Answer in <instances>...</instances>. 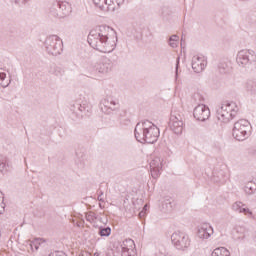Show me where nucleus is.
<instances>
[{
    "label": "nucleus",
    "mask_w": 256,
    "mask_h": 256,
    "mask_svg": "<svg viewBox=\"0 0 256 256\" xmlns=\"http://www.w3.org/2000/svg\"><path fill=\"white\" fill-rule=\"evenodd\" d=\"M159 135H161L159 128L149 120L138 122L134 129V136L138 143L153 145L157 143Z\"/></svg>",
    "instance_id": "1"
},
{
    "label": "nucleus",
    "mask_w": 256,
    "mask_h": 256,
    "mask_svg": "<svg viewBox=\"0 0 256 256\" xmlns=\"http://www.w3.org/2000/svg\"><path fill=\"white\" fill-rule=\"evenodd\" d=\"M87 42L92 49H96V51H100V53H111L115 51V47H117V43L114 42L111 44L109 37L101 33H89Z\"/></svg>",
    "instance_id": "2"
},
{
    "label": "nucleus",
    "mask_w": 256,
    "mask_h": 256,
    "mask_svg": "<svg viewBox=\"0 0 256 256\" xmlns=\"http://www.w3.org/2000/svg\"><path fill=\"white\" fill-rule=\"evenodd\" d=\"M49 14L56 19H65L71 15V4L67 1L54 0L51 4Z\"/></svg>",
    "instance_id": "3"
},
{
    "label": "nucleus",
    "mask_w": 256,
    "mask_h": 256,
    "mask_svg": "<svg viewBox=\"0 0 256 256\" xmlns=\"http://www.w3.org/2000/svg\"><path fill=\"white\" fill-rule=\"evenodd\" d=\"M250 133L251 123H249V120L240 119L234 123L232 135L236 141H245V139H249Z\"/></svg>",
    "instance_id": "4"
},
{
    "label": "nucleus",
    "mask_w": 256,
    "mask_h": 256,
    "mask_svg": "<svg viewBox=\"0 0 256 256\" xmlns=\"http://www.w3.org/2000/svg\"><path fill=\"white\" fill-rule=\"evenodd\" d=\"M236 62L239 67L244 69H253L256 65V53L253 50H240L236 56Z\"/></svg>",
    "instance_id": "5"
},
{
    "label": "nucleus",
    "mask_w": 256,
    "mask_h": 256,
    "mask_svg": "<svg viewBox=\"0 0 256 256\" xmlns=\"http://www.w3.org/2000/svg\"><path fill=\"white\" fill-rule=\"evenodd\" d=\"M45 47L49 55L57 57L63 52V40L59 36L52 34L46 38Z\"/></svg>",
    "instance_id": "6"
},
{
    "label": "nucleus",
    "mask_w": 256,
    "mask_h": 256,
    "mask_svg": "<svg viewBox=\"0 0 256 256\" xmlns=\"http://www.w3.org/2000/svg\"><path fill=\"white\" fill-rule=\"evenodd\" d=\"M171 241L176 249L183 250L187 249L191 245L189 236L183 232H174L171 235Z\"/></svg>",
    "instance_id": "7"
},
{
    "label": "nucleus",
    "mask_w": 256,
    "mask_h": 256,
    "mask_svg": "<svg viewBox=\"0 0 256 256\" xmlns=\"http://www.w3.org/2000/svg\"><path fill=\"white\" fill-rule=\"evenodd\" d=\"M168 125L171 131L175 133V135H181V133H183V127L185 125L183 123V116H181L179 112H172Z\"/></svg>",
    "instance_id": "8"
},
{
    "label": "nucleus",
    "mask_w": 256,
    "mask_h": 256,
    "mask_svg": "<svg viewBox=\"0 0 256 256\" xmlns=\"http://www.w3.org/2000/svg\"><path fill=\"white\" fill-rule=\"evenodd\" d=\"M119 107H120L119 100H115L113 99V97L104 98L100 102L101 111L106 115H111L113 111H117Z\"/></svg>",
    "instance_id": "9"
},
{
    "label": "nucleus",
    "mask_w": 256,
    "mask_h": 256,
    "mask_svg": "<svg viewBox=\"0 0 256 256\" xmlns=\"http://www.w3.org/2000/svg\"><path fill=\"white\" fill-rule=\"evenodd\" d=\"M70 111L76 119H81L83 115H87L91 111V106L86 103H81V100L76 101L71 105Z\"/></svg>",
    "instance_id": "10"
},
{
    "label": "nucleus",
    "mask_w": 256,
    "mask_h": 256,
    "mask_svg": "<svg viewBox=\"0 0 256 256\" xmlns=\"http://www.w3.org/2000/svg\"><path fill=\"white\" fill-rule=\"evenodd\" d=\"M193 115L196 121H207L211 117V110L204 104H199L194 108Z\"/></svg>",
    "instance_id": "11"
},
{
    "label": "nucleus",
    "mask_w": 256,
    "mask_h": 256,
    "mask_svg": "<svg viewBox=\"0 0 256 256\" xmlns=\"http://www.w3.org/2000/svg\"><path fill=\"white\" fill-rule=\"evenodd\" d=\"M125 0H93L95 7H98L101 11H105V9H115V7H111V5H123Z\"/></svg>",
    "instance_id": "12"
},
{
    "label": "nucleus",
    "mask_w": 256,
    "mask_h": 256,
    "mask_svg": "<svg viewBox=\"0 0 256 256\" xmlns=\"http://www.w3.org/2000/svg\"><path fill=\"white\" fill-rule=\"evenodd\" d=\"M135 242L132 239H126L120 244L122 256H137V253L133 249Z\"/></svg>",
    "instance_id": "13"
},
{
    "label": "nucleus",
    "mask_w": 256,
    "mask_h": 256,
    "mask_svg": "<svg viewBox=\"0 0 256 256\" xmlns=\"http://www.w3.org/2000/svg\"><path fill=\"white\" fill-rule=\"evenodd\" d=\"M207 67V60L201 56L192 58V69L194 73H201Z\"/></svg>",
    "instance_id": "14"
},
{
    "label": "nucleus",
    "mask_w": 256,
    "mask_h": 256,
    "mask_svg": "<svg viewBox=\"0 0 256 256\" xmlns=\"http://www.w3.org/2000/svg\"><path fill=\"white\" fill-rule=\"evenodd\" d=\"M197 235L199 239H209L213 235V227L209 223H203L198 227Z\"/></svg>",
    "instance_id": "15"
},
{
    "label": "nucleus",
    "mask_w": 256,
    "mask_h": 256,
    "mask_svg": "<svg viewBox=\"0 0 256 256\" xmlns=\"http://www.w3.org/2000/svg\"><path fill=\"white\" fill-rule=\"evenodd\" d=\"M161 159L160 158H154L150 162V171L153 179H157L159 175H161V169H162Z\"/></svg>",
    "instance_id": "16"
},
{
    "label": "nucleus",
    "mask_w": 256,
    "mask_h": 256,
    "mask_svg": "<svg viewBox=\"0 0 256 256\" xmlns=\"http://www.w3.org/2000/svg\"><path fill=\"white\" fill-rule=\"evenodd\" d=\"M13 169V164H11V160L7 158V156L0 155V173L5 175V173H9Z\"/></svg>",
    "instance_id": "17"
},
{
    "label": "nucleus",
    "mask_w": 256,
    "mask_h": 256,
    "mask_svg": "<svg viewBox=\"0 0 256 256\" xmlns=\"http://www.w3.org/2000/svg\"><path fill=\"white\" fill-rule=\"evenodd\" d=\"M95 67L98 73H109V71L113 69V64H111V60L105 58L102 62L98 63Z\"/></svg>",
    "instance_id": "18"
},
{
    "label": "nucleus",
    "mask_w": 256,
    "mask_h": 256,
    "mask_svg": "<svg viewBox=\"0 0 256 256\" xmlns=\"http://www.w3.org/2000/svg\"><path fill=\"white\" fill-rule=\"evenodd\" d=\"M217 117L219 121H223L224 123H229L231 119L235 118V113H230L228 111H223V109L217 110Z\"/></svg>",
    "instance_id": "19"
},
{
    "label": "nucleus",
    "mask_w": 256,
    "mask_h": 256,
    "mask_svg": "<svg viewBox=\"0 0 256 256\" xmlns=\"http://www.w3.org/2000/svg\"><path fill=\"white\" fill-rule=\"evenodd\" d=\"M232 209L233 211H238V213H244V215H247L248 217H251V215H253V212H251V210H249V208H247L245 204H243V202L234 203L232 205Z\"/></svg>",
    "instance_id": "20"
},
{
    "label": "nucleus",
    "mask_w": 256,
    "mask_h": 256,
    "mask_svg": "<svg viewBox=\"0 0 256 256\" xmlns=\"http://www.w3.org/2000/svg\"><path fill=\"white\" fill-rule=\"evenodd\" d=\"M93 31H94L95 33H111V32L117 33L113 28H111V27L108 26V25H99V26H96V27H94L92 30H90V33H93Z\"/></svg>",
    "instance_id": "21"
},
{
    "label": "nucleus",
    "mask_w": 256,
    "mask_h": 256,
    "mask_svg": "<svg viewBox=\"0 0 256 256\" xmlns=\"http://www.w3.org/2000/svg\"><path fill=\"white\" fill-rule=\"evenodd\" d=\"M246 91L250 95H256V79H251L247 81Z\"/></svg>",
    "instance_id": "22"
},
{
    "label": "nucleus",
    "mask_w": 256,
    "mask_h": 256,
    "mask_svg": "<svg viewBox=\"0 0 256 256\" xmlns=\"http://www.w3.org/2000/svg\"><path fill=\"white\" fill-rule=\"evenodd\" d=\"M211 256H231V253L229 252V250H227V248L220 247L214 249Z\"/></svg>",
    "instance_id": "23"
},
{
    "label": "nucleus",
    "mask_w": 256,
    "mask_h": 256,
    "mask_svg": "<svg viewBox=\"0 0 256 256\" xmlns=\"http://www.w3.org/2000/svg\"><path fill=\"white\" fill-rule=\"evenodd\" d=\"M173 205H175L173 199H165L162 203V209H165L166 212L173 211Z\"/></svg>",
    "instance_id": "24"
},
{
    "label": "nucleus",
    "mask_w": 256,
    "mask_h": 256,
    "mask_svg": "<svg viewBox=\"0 0 256 256\" xmlns=\"http://www.w3.org/2000/svg\"><path fill=\"white\" fill-rule=\"evenodd\" d=\"M98 235H100V237H109V235H111V227L100 226L98 228Z\"/></svg>",
    "instance_id": "25"
},
{
    "label": "nucleus",
    "mask_w": 256,
    "mask_h": 256,
    "mask_svg": "<svg viewBox=\"0 0 256 256\" xmlns=\"http://www.w3.org/2000/svg\"><path fill=\"white\" fill-rule=\"evenodd\" d=\"M169 45L172 47V49H176V47L179 46V36L176 34H173L168 39Z\"/></svg>",
    "instance_id": "26"
},
{
    "label": "nucleus",
    "mask_w": 256,
    "mask_h": 256,
    "mask_svg": "<svg viewBox=\"0 0 256 256\" xmlns=\"http://www.w3.org/2000/svg\"><path fill=\"white\" fill-rule=\"evenodd\" d=\"M234 237L235 239L239 240V239H245V228L243 227H237L234 230Z\"/></svg>",
    "instance_id": "27"
},
{
    "label": "nucleus",
    "mask_w": 256,
    "mask_h": 256,
    "mask_svg": "<svg viewBox=\"0 0 256 256\" xmlns=\"http://www.w3.org/2000/svg\"><path fill=\"white\" fill-rule=\"evenodd\" d=\"M228 113H234L236 115L237 111H239V107L235 102H226Z\"/></svg>",
    "instance_id": "28"
},
{
    "label": "nucleus",
    "mask_w": 256,
    "mask_h": 256,
    "mask_svg": "<svg viewBox=\"0 0 256 256\" xmlns=\"http://www.w3.org/2000/svg\"><path fill=\"white\" fill-rule=\"evenodd\" d=\"M244 191L247 193V195H253V193L256 191V184L253 182H248Z\"/></svg>",
    "instance_id": "29"
},
{
    "label": "nucleus",
    "mask_w": 256,
    "mask_h": 256,
    "mask_svg": "<svg viewBox=\"0 0 256 256\" xmlns=\"http://www.w3.org/2000/svg\"><path fill=\"white\" fill-rule=\"evenodd\" d=\"M44 243H47V240H45L44 238H35L31 244V247H34L36 251H39V247H41V245H43Z\"/></svg>",
    "instance_id": "30"
},
{
    "label": "nucleus",
    "mask_w": 256,
    "mask_h": 256,
    "mask_svg": "<svg viewBox=\"0 0 256 256\" xmlns=\"http://www.w3.org/2000/svg\"><path fill=\"white\" fill-rule=\"evenodd\" d=\"M219 72L222 74L228 73L229 71V65L225 62H220L218 65Z\"/></svg>",
    "instance_id": "31"
},
{
    "label": "nucleus",
    "mask_w": 256,
    "mask_h": 256,
    "mask_svg": "<svg viewBox=\"0 0 256 256\" xmlns=\"http://www.w3.org/2000/svg\"><path fill=\"white\" fill-rule=\"evenodd\" d=\"M217 129H219V125H217V123H215V122L210 123L208 126V131L210 133H215V131H217Z\"/></svg>",
    "instance_id": "32"
},
{
    "label": "nucleus",
    "mask_w": 256,
    "mask_h": 256,
    "mask_svg": "<svg viewBox=\"0 0 256 256\" xmlns=\"http://www.w3.org/2000/svg\"><path fill=\"white\" fill-rule=\"evenodd\" d=\"M95 219H97L95 212H89L86 215V221H89L90 223H91V221H95Z\"/></svg>",
    "instance_id": "33"
},
{
    "label": "nucleus",
    "mask_w": 256,
    "mask_h": 256,
    "mask_svg": "<svg viewBox=\"0 0 256 256\" xmlns=\"http://www.w3.org/2000/svg\"><path fill=\"white\" fill-rule=\"evenodd\" d=\"M125 117H127V111L126 110H122L119 113V121H123V119H125Z\"/></svg>",
    "instance_id": "34"
},
{
    "label": "nucleus",
    "mask_w": 256,
    "mask_h": 256,
    "mask_svg": "<svg viewBox=\"0 0 256 256\" xmlns=\"http://www.w3.org/2000/svg\"><path fill=\"white\" fill-rule=\"evenodd\" d=\"M179 61H180V58L178 57L176 60V70H175L176 79H177V77H179Z\"/></svg>",
    "instance_id": "35"
},
{
    "label": "nucleus",
    "mask_w": 256,
    "mask_h": 256,
    "mask_svg": "<svg viewBox=\"0 0 256 256\" xmlns=\"http://www.w3.org/2000/svg\"><path fill=\"white\" fill-rule=\"evenodd\" d=\"M194 99L195 101H197L198 99L199 103H203V100H204V98L199 93L194 94Z\"/></svg>",
    "instance_id": "36"
},
{
    "label": "nucleus",
    "mask_w": 256,
    "mask_h": 256,
    "mask_svg": "<svg viewBox=\"0 0 256 256\" xmlns=\"http://www.w3.org/2000/svg\"><path fill=\"white\" fill-rule=\"evenodd\" d=\"M16 5H25L29 0H12Z\"/></svg>",
    "instance_id": "37"
},
{
    "label": "nucleus",
    "mask_w": 256,
    "mask_h": 256,
    "mask_svg": "<svg viewBox=\"0 0 256 256\" xmlns=\"http://www.w3.org/2000/svg\"><path fill=\"white\" fill-rule=\"evenodd\" d=\"M147 216V212L141 210L138 214L139 219L143 220Z\"/></svg>",
    "instance_id": "38"
},
{
    "label": "nucleus",
    "mask_w": 256,
    "mask_h": 256,
    "mask_svg": "<svg viewBox=\"0 0 256 256\" xmlns=\"http://www.w3.org/2000/svg\"><path fill=\"white\" fill-rule=\"evenodd\" d=\"M134 38L136 39V41H143V34L137 33L134 35Z\"/></svg>",
    "instance_id": "39"
},
{
    "label": "nucleus",
    "mask_w": 256,
    "mask_h": 256,
    "mask_svg": "<svg viewBox=\"0 0 256 256\" xmlns=\"http://www.w3.org/2000/svg\"><path fill=\"white\" fill-rule=\"evenodd\" d=\"M120 123L122 125H128L129 123H131V120L129 118H123Z\"/></svg>",
    "instance_id": "40"
},
{
    "label": "nucleus",
    "mask_w": 256,
    "mask_h": 256,
    "mask_svg": "<svg viewBox=\"0 0 256 256\" xmlns=\"http://www.w3.org/2000/svg\"><path fill=\"white\" fill-rule=\"evenodd\" d=\"M4 79H7V74L5 72H0V83H3Z\"/></svg>",
    "instance_id": "41"
},
{
    "label": "nucleus",
    "mask_w": 256,
    "mask_h": 256,
    "mask_svg": "<svg viewBox=\"0 0 256 256\" xmlns=\"http://www.w3.org/2000/svg\"><path fill=\"white\" fill-rule=\"evenodd\" d=\"M98 201H104V199H103V191L102 190H98Z\"/></svg>",
    "instance_id": "42"
},
{
    "label": "nucleus",
    "mask_w": 256,
    "mask_h": 256,
    "mask_svg": "<svg viewBox=\"0 0 256 256\" xmlns=\"http://www.w3.org/2000/svg\"><path fill=\"white\" fill-rule=\"evenodd\" d=\"M55 75H57V76L63 75V70H61V68H56Z\"/></svg>",
    "instance_id": "43"
},
{
    "label": "nucleus",
    "mask_w": 256,
    "mask_h": 256,
    "mask_svg": "<svg viewBox=\"0 0 256 256\" xmlns=\"http://www.w3.org/2000/svg\"><path fill=\"white\" fill-rule=\"evenodd\" d=\"M218 109H223V111H228L227 110V102H225L220 108Z\"/></svg>",
    "instance_id": "44"
},
{
    "label": "nucleus",
    "mask_w": 256,
    "mask_h": 256,
    "mask_svg": "<svg viewBox=\"0 0 256 256\" xmlns=\"http://www.w3.org/2000/svg\"><path fill=\"white\" fill-rule=\"evenodd\" d=\"M78 165L80 168H83V167H85V162L83 160H80Z\"/></svg>",
    "instance_id": "45"
},
{
    "label": "nucleus",
    "mask_w": 256,
    "mask_h": 256,
    "mask_svg": "<svg viewBox=\"0 0 256 256\" xmlns=\"http://www.w3.org/2000/svg\"><path fill=\"white\" fill-rule=\"evenodd\" d=\"M147 209H149V206L145 204L144 207L142 208V211H145V213H147Z\"/></svg>",
    "instance_id": "46"
},
{
    "label": "nucleus",
    "mask_w": 256,
    "mask_h": 256,
    "mask_svg": "<svg viewBox=\"0 0 256 256\" xmlns=\"http://www.w3.org/2000/svg\"><path fill=\"white\" fill-rule=\"evenodd\" d=\"M76 155H77L78 159H81V157H85V154H79V152H76Z\"/></svg>",
    "instance_id": "47"
},
{
    "label": "nucleus",
    "mask_w": 256,
    "mask_h": 256,
    "mask_svg": "<svg viewBox=\"0 0 256 256\" xmlns=\"http://www.w3.org/2000/svg\"><path fill=\"white\" fill-rule=\"evenodd\" d=\"M185 39V34H182V37H181V47H183V41Z\"/></svg>",
    "instance_id": "48"
},
{
    "label": "nucleus",
    "mask_w": 256,
    "mask_h": 256,
    "mask_svg": "<svg viewBox=\"0 0 256 256\" xmlns=\"http://www.w3.org/2000/svg\"><path fill=\"white\" fill-rule=\"evenodd\" d=\"M3 211H5V204H3V206H2V208L0 210V215H1V213H3Z\"/></svg>",
    "instance_id": "49"
},
{
    "label": "nucleus",
    "mask_w": 256,
    "mask_h": 256,
    "mask_svg": "<svg viewBox=\"0 0 256 256\" xmlns=\"http://www.w3.org/2000/svg\"><path fill=\"white\" fill-rule=\"evenodd\" d=\"M100 254L98 252L94 253V256H99Z\"/></svg>",
    "instance_id": "50"
},
{
    "label": "nucleus",
    "mask_w": 256,
    "mask_h": 256,
    "mask_svg": "<svg viewBox=\"0 0 256 256\" xmlns=\"http://www.w3.org/2000/svg\"><path fill=\"white\" fill-rule=\"evenodd\" d=\"M115 40L117 41V34H115Z\"/></svg>",
    "instance_id": "51"
},
{
    "label": "nucleus",
    "mask_w": 256,
    "mask_h": 256,
    "mask_svg": "<svg viewBox=\"0 0 256 256\" xmlns=\"http://www.w3.org/2000/svg\"><path fill=\"white\" fill-rule=\"evenodd\" d=\"M1 69V71H5V68H0Z\"/></svg>",
    "instance_id": "52"
},
{
    "label": "nucleus",
    "mask_w": 256,
    "mask_h": 256,
    "mask_svg": "<svg viewBox=\"0 0 256 256\" xmlns=\"http://www.w3.org/2000/svg\"><path fill=\"white\" fill-rule=\"evenodd\" d=\"M240 1H249V0H240Z\"/></svg>",
    "instance_id": "53"
},
{
    "label": "nucleus",
    "mask_w": 256,
    "mask_h": 256,
    "mask_svg": "<svg viewBox=\"0 0 256 256\" xmlns=\"http://www.w3.org/2000/svg\"><path fill=\"white\" fill-rule=\"evenodd\" d=\"M76 163H79L78 160H76Z\"/></svg>",
    "instance_id": "54"
},
{
    "label": "nucleus",
    "mask_w": 256,
    "mask_h": 256,
    "mask_svg": "<svg viewBox=\"0 0 256 256\" xmlns=\"http://www.w3.org/2000/svg\"><path fill=\"white\" fill-rule=\"evenodd\" d=\"M0 237H1V232H0Z\"/></svg>",
    "instance_id": "55"
}]
</instances>
